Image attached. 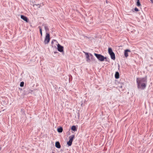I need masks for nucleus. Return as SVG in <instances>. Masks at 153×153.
<instances>
[{
  "instance_id": "obj_7",
  "label": "nucleus",
  "mask_w": 153,
  "mask_h": 153,
  "mask_svg": "<svg viewBox=\"0 0 153 153\" xmlns=\"http://www.w3.org/2000/svg\"><path fill=\"white\" fill-rule=\"evenodd\" d=\"M21 18L25 21L26 22H28V19L26 16L23 15H21Z\"/></svg>"
},
{
  "instance_id": "obj_12",
  "label": "nucleus",
  "mask_w": 153,
  "mask_h": 153,
  "mask_svg": "<svg viewBox=\"0 0 153 153\" xmlns=\"http://www.w3.org/2000/svg\"><path fill=\"white\" fill-rule=\"evenodd\" d=\"M115 78L116 79H118L119 78V73L118 72H116L115 75Z\"/></svg>"
},
{
  "instance_id": "obj_11",
  "label": "nucleus",
  "mask_w": 153,
  "mask_h": 153,
  "mask_svg": "<svg viewBox=\"0 0 153 153\" xmlns=\"http://www.w3.org/2000/svg\"><path fill=\"white\" fill-rule=\"evenodd\" d=\"M33 91L30 90L29 88H28L25 91V93L26 94H28L30 93H31Z\"/></svg>"
},
{
  "instance_id": "obj_10",
  "label": "nucleus",
  "mask_w": 153,
  "mask_h": 153,
  "mask_svg": "<svg viewBox=\"0 0 153 153\" xmlns=\"http://www.w3.org/2000/svg\"><path fill=\"white\" fill-rule=\"evenodd\" d=\"M74 135H72L69 137V140L72 142L73 139L74 137Z\"/></svg>"
},
{
  "instance_id": "obj_22",
  "label": "nucleus",
  "mask_w": 153,
  "mask_h": 153,
  "mask_svg": "<svg viewBox=\"0 0 153 153\" xmlns=\"http://www.w3.org/2000/svg\"><path fill=\"white\" fill-rule=\"evenodd\" d=\"M134 10L136 12H137L139 11L138 9V8H137V7H135L134 8Z\"/></svg>"
},
{
  "instance_id": "obj_8",
  "label": "nucleus",
  "mask_w": 153,
  "mask_h": 153,
  "mask_svg": "<svg viewBox=\"0 0 153 153\" xmlns=\"http://www.w3.org/2000/svg\"><path fill=\"white\" fill-rule=\"evenodd\" d=\"M55 146L57 148L59 149L61 148L60 143L59 142H56Z\"/></svg>"
},
{
  "instance_id": "obj_4",
  "label": "nucleus",
  "mask_w": 153,
  "mask_h": 153,
  "mask_svg": "<svg viewBox=\"0 0 153 153\" xmlns=\"http://www.w3.org/2000/svg\"><path fill=\"white\" fill-rule=\"evenodd\" d=\"M57 49H58V51L60 52H62L63 51V47L61 46L59 44H58L57 45Z\"/></svg>"
},
{
  "instance_id": "obj_16",
  "label": "nucleus",
  "mask_w": 153,
  "mask_h": 153,
  "mask_svg": "<svg viewBox=\"0 0 153 153\" xmlns=\"http://www.w3.org/2000/svg\"><path fill=\"white\" fill-rule=\"evenodd\" d=\"M71 129L72 130L74 131H75L76 130V126H72L71 128Z\"/></svg>"
},
{
  "instance_id": "obj_18",
  "label": "nucleus",
  "mask_w": 153,
  "mask_h": 153,
  "mask_svg": "<svg viewBox=\"0 0 153 153\" xmlns=\"http://www.w3.org/2000/svg\"><path fill=\"white\" fill-rule=\"evenodd\" d=\"M72 144V142L69 140L68 142L67 143V144L69 146H70Z\"/></svg>"
},
{
  "instance_id": "obj_15",
  "label": "nucleus",
  "mask_w": 153,
  "mask_h": 153,
  "mask_svg": "<svg viewBox=\"0 0 153 153\" xmlns=\"http://www.w3.org/2000/svg\"><path fill=\"white\" fill-rule=\"evenodd\" d=\"M123 84H122V83H121L120 84V85L118 86L117 88H118V89L120 90V89H122V90H123Z\"/></svg>"
},
{
  "instance_id": "obj_24",
  "label": "nucleus",
  "mask_w": 153,
  "mask_h": 153,
  "mask_svg": "<svg viewBox=\"0 0 153 153\" xmlns=\"http://www.w3.org/2000/svg\"><path fill=\"white\" fill-rule=\"evenodd\" d=\"M89 56H93L91 54V53H90V54H89Z\"/></svg>"
},
{
  "instance_id": "obj_6",
  "label": "nucleus",
  "mask_w": 153,
  "mask_h": 153,
  "mask_svg": "<svg viewBox=\"0 0 153 153\" xmlns=\"http://www.w3.org/2000/svg\"><path fill=\"white\" fill-rule=\"evenodd\" d=\"M128 52H131V51L128 49H127L125 50L124 55L126 57L128 56Z\"/></svg>"
},
{
  "instance_id": "obj_14",
  "label": "nucleus",
  "mask_w": 153,
  "mask_h": 153,
  "mask_svg": "<svg viewBox=\"0 0 153 153\" xmlns=\"http://www.w3.org/2000/svg\"><path fill=\"white\" fill-rule=\"evenodd\" d=\"M108 52L109 54L114 53L112 51L111 48H109L108 49Z\"/></svg>"
},
{
  "instance_id": "obj_3",
  "label": "nucleus",
  "mask_w": 153,
  "mask_h": 153,
  "mask_svg": "<svg viewBox=\"0 0 153 153\" xmlns=\"http://www.w3.org/2000/svg\"><path fill=\"white\" fill-rule=\"evenodd\" d=\"M50 40V35L48 33H46L45 37V39L44 42L45 44H48Z\"/></svg>"
},
{
  "instance_id": "obj_29",
  "label": "nucleus",
  "mask_w": 153,
  "mask_h": 153,
  "mask_svg": "<svg viewBox=\"0 0 153 153\" xmlns=\"http://www.w3.org/2000/svg\"><path fill=\"white\" fill-rule=\"evenodd\" d=\"M52 153H53V152Z\"/></svg>"
},
{
  "instance_id": "obj_28",
  "label": "nucleus",
  "mask_w": 153,
  "mask_h": 153,
  "mask_svg": "<svg viewBox=\"0 0 153 153\" xmlns=\"http://www.w3.org/2000/svg\"><path fill=\"white\" fill-rule=\"evenodd\" d=\"M1 150V148L0 147V150Z\"/></svg>"
},
{
  "instance_id": "obj_27",
  "label": "nucleus",
  "mask_w": 153,
  "mask_h": 153,
  "mask_svg": "<svg viewBox=\"0 0 153 153\" xmlns=\"http://www.w3.org/2000/svg\"><path fill=\"white\" fill-rule=\"evenodd\" d=\"M40 6H40L39 7V8H40Z\"/></svg>"
},
{
  "instance_id": "obj_13",
  "label": "nucleus",
  "mask_w": 153,
  "mask_h": 153,
  "mask_svg": "<svg viewBox=\"0 0 153 153\" xmlns=\"http://www.w3.org/2000/svg\"><path fill=\"white\" fill-rule=\"evenodd\" d=\"M57 131L59 133H61L62 132L63 129L62 127H60L58 128L57 129Z\"/></svg>"
},
{
  "instance_id": "obj_21",
  "label": "nucleus",
  "mask_w": 153,
  "mask_h": 153,
  "mask_svg": "<svg viewBox=\"0 0 153 153\" xmlns=\"http://www.w3.org/2000/svg\"><path fill=\"white\" fill-rule=\"evenodd\" d=\"M24 83L23 82H21V83H20V87H23L24 86Z\"/></svg>"
},
{
  "instance_id": "obj_1",
  "label": "nucleus",
  "mask_w": 153,
  "mask_h": 153,
  "mask_svg": "<svg viewBox=\"0 0 153 153\" xmlns=\"http://www.w3.org/2000/svg\"><path fill=\"white\" fill-rule=\"evenodd\" d=\"M137 82L138 88H141L144 89L146 87L147 84V78L146 77L143 78H137Z\"/></svg>"
},
{
  "instance_id": "obj_23",
  "label": "nucleus",
  "mask_w": 153,
  "mask_h": 153,
  "mask_svg": "<svg viewBox=\"0 0 153 153\" xmlns=\"http://www.w3.org/2000/svg\"><path fill=\"white\" fill-rule=\"evenodd\" d=\"M39 5V4H33V7H35V6H37Z\"/></svg>"
},
{
  "instance_id": "obj_25",
  "label": "nucleus",
  "mask_w": 153,
  "mask_h": 153,
  "mask_svg": "<svg viewBox=\"0 0 153 153\" xmlns=\"http://www.w3.org/2000/svg\"><path fill=\"white\" fill-rule=\"evenodd\" d=\"M152 3L153 4V0H150Z\"/></svg>"
},
{
  "instance_id": "obj_2",
  "label": "nucleus",
  "mask_w": 153,
  "mask_h": 153,
  "mask_svg": "<svg viewBox=\"0 0 153 153\" xmlns=\"http://www.w3.org/2000/svg\"><path fill=\"white\" fill-rule=\"evenodd\" d=\"M94 55L97 57V59L100 61H104L105 59H106V57H105L104 56L101 54L94 53Z\"/></svg>"
},
{
  "instance_id": "obj_26",
  "label": "nucleus",
  "mask_w": 153,
  "mask_h": 153,
  "mask_svg": "<svg viewBox=\"0 0 153 153\" xmlns=\"http://www.w3.org/2000/svg\"><path fill=\"white\" fill-rule=\"evenodd\" d=\"M53 43V42L52 41V42H51V43L52 44V43Z\"/></svg>"
},
{
  "instance_id": "obj_9",
  "label": "nucleus",
  "mask_w": 153,
  "mask_h": 153,
  "mask_svg": "<svg viewBox=\"0 0 153 153\" xmlns=\"http://www.w3.org/2000/svg\"><path fill=\"white\" fill-rule=\"evenodd\" d=\"M110 55L111 56V58L113 60H115V54L114 53H113L111 54Z\"/></svg>"
},
{
  "instance_id": "obj_19",
  "label": "nucleus",
  "mask_w": 153,
  "mask_h": 153,
  "mask_svg": "<svg viewBox=\"0 0 153 153\" xmlns=\"http://www.w3.org/2000/svg\"><path fill=\"white\" fill-rule=\"evenodd\" d=\"M39 29L40 33L41 34V36H42V29L40 26H39Z\"/></svg>"
},
{
  "instance_id": "obj_20",
  "label": "nucleus",
  "mask_w": 153,
  "mask_h": 153,
  "mask_svg": "<svg viewBox=\"0 0 153 153\" xmlns=\"http://www.w3.org/2000/svg\"><path fill=\"white\" fill-rule=\"evenodd\" d=\"M137 6H140L141 5V4L140 2V1H137Z\"/></svg>"
},
{
  "instance_id": "obj_5",
  "label": "nucleus",
  "mask_w": 153,
  "mask_h": 153,
  "mask_svg": "<svg viewBox=\"0 0 153 153\" xmlns=\"http://www.w3.org/2000/svg\"><path fill=\"white\" fill-rule=\"evenodd\" d=\"M83 53H84L86 56V61L88 62H89L90 59L89 53L87 52H85L84 51H83Z\"/></svg>"
},
{
  "instance_id": "obj_17",
  "label": "nucleus",
  "mask_w": 153,
  "mask_h": 153,
  "mask_svg": "<svg viewBox=\"0 0 153 153\" xmlns=\"http://www.w3.org/2000/svg\"><path fill=\"white\" fill-rule=\"evenodd\" d=\"M45 28L46 32H48L49 30V29L47 26L45 25L44 26Z\"/></svg>"
}]
</instances>
